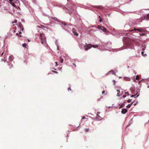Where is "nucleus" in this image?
I'll list each match as a JSON object with an SVG mask.
<instances>
[{
  "label": "nucleus",
  "mask_w": 149,
  "mask_h": 149,
  "mask_svg": "<svg viewBox=\"0 0 149 149\" xmlns=\"http://www.w3.org/2000/svg\"><path fill=\"white\" fill-rule=\"evenodd\" d=\"M40 35L41 43L45 46H47L46 38L45 34L43 33H40Z\"/></svg>",
  "instance_id": "f257e3e1"
},
{
  "label": "nucleus",
  "mask_w": 149,
  "mask_h": 149,
  "mask_svg": "<svg viewBox=\"0 0 149 149\" xmlns=\"http://www.w3.org/2000/svg\"><path fill=\"white\" fill-rule=\"evenodd\" d=\"M105 92V91H102V94H104V93Z\"/></svg>",
  "instance_id": "a19ab883"
},
{
  "label": "nucleus",
  "mask_w": 149,
  "mask_h": 149,
  "mask_svg": "<svg viewBox=\"0 0 149 149\" xmlns=\"http://www.w3.org/2000/svg\"><path fill=\"white\" fill-rule=\"evenodd\" d=\"M126 95H123V98H125L126 97Z\"/></svg>",
  "instance_id": "58836bf2"
},
{
  "label": "nucleus",
  "mask_w": 149,
  "mask_h": 149,
  "mask_svg": "<svg viewBox=\"0 0 149 149\" xmlns=\"http://www.w3.org/2000/svg\"><path fill=\"white\" fill-rule=\"evenodd\" d=\"M3 53H4V52H3V53L1 54V56H2L3 55Z\"/></svg>",
  "instance_id": "ea45409f"
},
{
  "label": "nucleus",
  "mask_w": 149,
  "mask_h": 149,
  "mask_svg": "<svg viewBox=\"0 0 149 149\" xmlns=\"http://www.w3.org/2000/svg\"><path fill=\"white\" fill-rule=\"evenodd\" d=\"M13 56L11 55L9 57V60H10V61H12L13 60Z\"/></svg>",
  "instance_id": "1a4fd4ad"
},
{
  "label": "nucleus",
  "mask_w": 149,
  "mask_h": 149,
  "mask_svg": "<svg viewBox=\"0 0 149 149\" xmlns=\"http://www.w3.org/2000/svg\"><path fill=\"white\" fill-rule=\"evenodd\" d=\"M19 36L20 37H21L22 36L21 35H20V36Z\"/></svg>",
  "instance_id": "864d4df0"
},
{
  "label": "nucleus",
  "mask_w": 149,
  "mask_h": 149,
  "mask_svg": "<svg viewBox=\"0 0 149 149\" xmlns=\"http://www.w3.org/2000/svg\"><path fill=\"white\" fill-rule=\"evenodd\" d=\"M17 22V20L16 19L14 21V22H12V24H14L15 23H16Z\"/></svg>",
  "instance_id": "5701e85b"
},
{
  "label": "nucleus",
  "mask_w": 149,
  "mask_h": 149,
  "mask_svg": "<svg viewBox=\"0 0 149 149\" xmlns=\"http://www.w3.org/2000/svg\"><path fill=\"white\" fill-rule=\"evenodd\" d=\"M1 60L3 61L4 62H6V59L5 58V57L3 59H2Z\"/></svg>",
  "instance_id": "aec40b11"
},
{
  "label": "nucleus",
  "mask_w": 149,
  "mask_h": 149,
  "mask_svg": "<svg viewBox=\"0 0 149 149\" xmlns=\"http://www.w3.org/2000/svg\"><path fill=\"white\" fill-rule=\"evenodd\" d=\"M132 104H133V102H132V103H131V105H132Z\"/></svg>",
  "instance_id": "de8ad7c7"
},
{
  "label": "nucleus",
  "mask_w": 149,
  "mask_h": 149,
  "mask_svg": "<svg viewBox=\"0 0 149 149\" xmlns=\"http://www.w3.org/2000/svg\"><path fill=\"white\" fill-rule=\"evenodd\" d=\"M130 99H129L128 100H127V102H130Z\"/></svg>",
  "instance_id": "4c0bfd02"
},
{
  "label": "nucleus",
  "mask_w": 149,
  "mask_h": 149,
  "mask_svg": "<svg viewBox=\"0 0 149 149\" xmlns=\"http://www.w3.org/2000/svg\"><path fill=\"white\" fill-rule=\"evenodd\" d=\"M8 65H9V69H11L13 67V65L12 64H8Z\"/></svg>",
  "instance_id": "9d476101"
},
{
  "label": "nucleus",
  "mask_w": 149,
  "mask_h": 149,
  "mask_svg": "<svg viewBox=\"0 0 149 149\" xmlns=\"http://www.w3.org/2000/svg\"><path fill=\"white\" fill-rule=\"evenodd\" d=\"M19 27L21 29V30H22V31H23V30H24V28H23V26L21 24V23H19Z\"/></svg>",
  "instance_id": "6e6552de"
},
{
  "label": "nucleus",
  "mask_w": 149,
  "mask_h": 149,
  "mask_svg": "<svg viewBox=\"0 0 149 149\" xmlns=\"http://www.w3.org/2000/svg\"><path fill=\"white\" fill-rule=\"evenodd\" d=\"M142 20H145V19H148L147 16H144L143 17H142Z\"/></svg>",
  "instance_id": "ddd939ff"
},
{
  "label": "nucleus",
  "mask_w": 149,
  "mask_h": 149,
  "mask_svg": "<svg viewBox=\"0 0 149 149\" xmlns=\"http://www.w3.org/2000/svg\"><path fill=\"white\" fill-rule=\"evenodd\" d=\"M10 3L11 4H12V5H13V6H14V5H15L13 3H12V2H10Z\"/></svg>",
  "instance_id": "473e14b6"
},
{
  "label": "nucleus",
  "mask_w": 149,
  "mask_h": 149,
  "mask_svg": "<svg viewBox=\"0 0 149 149\" xmlns=\"http://www.w3.org/2000/svg\"><path fill=\"white\" fill-rule=\"evenodd\" d=\"M127 109H123L121 111V113L123 114H125L127 112Z\"/></svg>",
  "instance_id": "0eeeda50"
},
{
  "label": "nucleus",
  "mask_w": 149,
  "mask_h": 149,
  "mask_svg": "<svg viewBox=\"0 0 149 149\" xmlns=\"http://www.w3.org/2000/svg\"><path fill=\"white\" fill-rule=\"evenodd\" d=\"M22 33L21 32H19V35H20V34H21Z\"/></svg>",
  "instance_id": "79ce46f5"
},
{
  "label": "nucleus",
  "mask_w": 149,
  "mask_h": 149,
  "mask_svg": "<svg viewBox=\"0 0 149 149\" xmlns=\"http://www.w3.org/2000/svg\"><path fill=\"white\" fill-rule=\"evenodd\" d=\"M92 47V45L90 44L85 45L84 46V48L86 50H88L89 48L90 49Z\"/></svg>",
  "instance_id": "20e7f679"
},
{
  "label": "nucleus",
  "mask_w": 149,
  "mask_h": 149,
  "mask_svg": "<svg viewBox=\"0 0 149 149\" xmlns=\"http://www.w3.org/2000/svg\"><path fill=\"white\" fill-rule=\"evenodd\" d=\"M140 36H144L145 35V34L144 33H143V34L140 33Z\"/></svg>",
  "instance_id": "4be33fe9"
},
{
  "label": "nucleus",
  "mask_w": 149,
  "mask_h": 149,
  "mask_svg": "<svg viewBox=\"0 0 149 149\" xmlns=\"http://www.w3.org/2000/svg\"><path fill=\"white\" fill-rule=\"evenodd\" d=\"M138 31L139 32H145L146 31V30L144 29V28H136L135 27L134 28V29L131 30V32L132 33L134 32V31H135V32L137 33L136 31Z\"/></svg>",
  "instance_id": "f03ea898"
},
{
  "label": "nucleus",
  "mask_w": 149,
  "mask_h": 149,
  "mask_svg": "<svg viewBox=\"0 0 149 149\" xmlns=\"http://www.w3.org/2000/svg\"><path fill=\"white\" fill-rule=\"evenodd\" d=\"M125 38L126 41H128L129 44H130V39L129 40V39H130V34L127 33L126 36L125 37Z\"/></svg>",
  "instance_id": "39448f33"
},
{
  "label": "nucleus",
  "mask_w": 149,
  "mask_h": 149,
  "mask_svg": "<svg viewBox=\"0 0 149 149\" xmlns=\"http://www.w3.org/2000/svg\"><path fill=\"white\" fill-rule=\"evenodd\" d=\"M135 79H136L137 80H139V77L138 75H137L136 76V78H135Z\"/></svg>",
  "instance_id": "6ab92c4d"
},
{
  "label": "nucleus",
  "mask_w": 149,
  "mask_h": 149,
  "mask_svg": "<svg viewBox=\"0 0 149 149\" xmlns=\"http://www.w3.org/2000/svg\"><path fill=\"white\" fill-rule=\"evenodd\" d=\"M142 47L143 48L142 49V50L143 51H144L146 49V45H143Z\"/></svg>",
  "instance_id": "4468645a"
},
{
  "label": "nucleus",
  "mask_w": 149,
  "mask_h": 149,
  "mask_svg": "<svg viewBox=\"0 0 149 149\" xmlns=\"http://www.w3.org/2000/svg\"><path fill=\"white\" fill-rule=\"evenodd\" d=\"M144 52H141V54H142V55H143V56H146V54H144Z\"/></svg>",
  "instance_id": "b1692460"
},
{
  "label": "nucleus",
  "mask_w": 149,
  "mask_h": 149,
  "mask_svg": "<svg viewBox=\"0 0 149 149\" xmlns=\"http://www.w3.org/2000/svg\"><path fill=\"white\" fill-rule=\"evenodd\" d=\"M52 72H54L55 73H58V72L55 71L53 70V71H52Z\"/></svg>",
  "instance_id": "bb28decb"
},
{
  "label": "nucleus",
  "mask_w": 149,
  "mask_h": 149,
  "mask_svg": "<svg viewBox=\"0 0 149 149\" xmlns=\"http://www.w3.org/2000/svg\"><path fill=\"white\" fill-rule=\"evenodd\" d=\"M68 91H69V90L71 91V88H68Z\"/></svg>",
  "instance_id": "72a5a7b5"
},
{
  "label": "nucleus",
  "mask_w": 149,
  "mask_h": 149,
  "mask_svg": "<svg viewBox=\"0 0 149 149\" xmlns=\"http://www.w3.org/2000/svg\"><path fill=\"white\" fill-rule=\"evenodd\" d=\"M61 23L62 24H63L64 26H66L67 25L64 22H62Z\"/></svg>",
  "instance_id": "dca6fc26"
},
{
  "label": "nucleus",
  "mask_w": 149,
  "mask_h": 149,
  "mask_svg": "<svg viewBox=\"0 0 149 149\" xmlns=\"http://www.w3.org/2000/svg\"><path fill=\"white\" fill-rule=\"evenodd\" d=\"M136 96V95H131V97H134V96Z\"/></svg>",
  "instance_id": "f704fd0d"
},
{
  "label": "nucleus",
  "mask_w": 149,
  "mask_h": 149,
  "mask_svg": "<svg viewBox=\"0 0 149 149\" xmlns=\"http://www.w3.org/2000/svg\"><path fill=\"white\" fill-rule=\"evenodd\" d=\"M60 61H61V63H62L63 61V59L62 58H61V57H60Z\"/></svg>",
  "instance_id": "a211bd4d"
},
{
  "label": "nucleus",
  "mask_w": 149,
  "mask_h": 149,
  "mask_svg": "<svg viewBox=\"0 0 149 149\" xmlns=\"http://www.w3.org/2000/svg\"><path fill=\"white\" fill-rule=\"evenodd\" d=\"M96 8H103L101 6H96Z\"/></svg>",
  "instance_id": "412c9836"
},
{
  "label": "nucleus",
  "mask_w": 149,
  "mask_h": 149,
  "mask_svg": "<svg viewBox=\"0 0 149 149\" xmlns=\"http://www.w3.org/2000/svg\"><path fill=\"white\" fill-rule=\"evenodd\" d=\"M125 93L126 95H129V94L128 92H125Z\"/></svg>",
  "instance_id": "c756f323"
},
{
  "label": "nucleus",
  "mask_w": 149,
  "mask_h": 149,
  "mask_svg": "<svg viewBox=\"0 0 149 149\" xmlns=\"http://www.w3.org/2000/svg\"><path fill=\"white\" fill-rule=\"evenodd\" d=\"M147 17L148 19H149V14H148L147 15Z\"/></svg>",
  "instance_id": "c9c22d12"
},
{
  "label": "nucleus",
  "mask_w": 149,
  "mask_h": 149,
  "mask_svg": "<svg viewBox=\"0 0 149 149\" xmlns=\"http://www.w3.org/2000/svg\"><path fill=\"white\" fill-rule=\"evenodd\" d=\"M10 2H12L13 0H9Z\"/></svg>",
  "instance_id": "49530a36"
},
{
  "label": "nucleus",
  "mask_w": 149,
  "mask_h": 149,
  "mask_svg": "<svg viewBox=\"0 0 149 149\" xmlns=\"http://www.w3.org/2000/svg\"><path fill=\"white\" fill-rule=\"evenodd\" d=\"M16 35L18 36H19V33H16Z\"/></svg>",
  "instance_id": "37998d69"
},
{
  "label": "nucleus",
  "mask_w": 149,
  "mask_h": 149,
  "mask_svg": "<svg viewBox=\"0 0 149 149\" xmlns=\"http://www.w3.org/2000/svg\"><path fill=\"white\" fill-rule=\"evenodd\" d=\"M97 28L99 29H100L103 32L108 33V32L107 31L106 29L104 26H97Z\"/></svg>",
  "instance_id": "7ed1b4c3"
},
{
  "label": "nucleus",
  "mask_w": 149,
  "mask_h": 149,
  "mask_svg": "<svg viewBox=\"0 0 149 149\" xmlns=\"http://www.w3.org/2000/svg\"><path fill=\"white\" fill-rule=\"evenodd\" d=\"M100 113V112H97V116L100 117L98 115V114H99Z\"/></svg>",
  "instance_id": "cd10ccee"
},
{
  "label": "nucleus",
  "mask_w": 149,
  "mask_h": 149,
  "mask_svg": "<svg viewBox=\"0 0 149 149\" xmlns=\"http://www.w3.org/2000/svg\"><path fill=\"white\" fill-rule=\"evenodd\" d=\"M99 18H100H100H100V16H99Z\"/></svg>",
  "instance_id": "09e8293b"
},
{
  "label": "nucleus",
  "mask_w": 149,
  "mask_h": 149,
  "mask_svg": "<svg viewBox=\"0 0 149 149\" xmlns=\"http://www.w3.org/2000/svg\"><path fill=\"white\" fill-rule=\"evenodd\" d=\"M123 104H121V106H120V108H122V107H123Z\"/></svg>",
  "instance_id": "e433bc0d"
},
{
  "label": "nucleus",
  "mask_w": 149,
  "mask_h": 149,
  "mask_svg": "<svg viewBox=\"0 0 149 149\" xmlns=\"http://www.w3.org/2000/svg\"><path fill=\"white\" fill-rule=\"evenodd\" d=\"M136 103H135V104H134V105H136Z\"/></svg>",
  "instance_id": "8fccbe9b"
},
{
  "label": "nucleus",
  "mask_w": 149,
  "mask_h": 149,
  "mask_svg": "<svg viewBox=\"0 0 149 149\" xmlns=\"http://www.w3.org/2000/svg\"><path fill=\"white\" fill-rule=\"evenodd\" d=\"M92 47L94 48H96L98 47V45H92Z\"/></svg>",
  "instance_id": "2eb2a0df"
},
{
  "label": "nucleus",
  "mask_w": 149,
  "mask_h": 149,
  "mask_svg": "<svg viewBox=\"0 0 149 149\" xmlns=\"http://www.w3.org/2000/svg\"><path fill=\"white\" fill-rule=\"evenodd\" d=\"M149 123V120H148V121Z\"/></svg>",
  "instance_id": "5fc2aeb1"
},
{
  "label": "nucleus",
  "mask_w": 149,
  "mask_h": 149,
  "mask_svg": "<svg viewBox=\"0 0 149 149\" xmlns=\"http://www.w3.org/2000/svg\"><path fill=\"white\" fill-rule=\"evenodd\" d=\"M130 104H129L128 105H127V108H130Z\"/></svg>",
  "instance_id": "393cba45"
},
{
  "label": "nucleus",
  "mask_w": 149,
  "mask_h": 149,
  "mask_svg": "<svg viewBox=\"0 0 149 149\" xmlns=\"http://www.w3.org/2000/svg\"><path fill=\"white\" fill-rule=\"evenodd\" d=\"M55 63H56V66H58V63H57V62H55Z\"/></svg>",
  "instance_id": "2f4dec72"
},
{
  "label": "nucleus",
  "mask_w": 149,
  "mask_h": 149,
  "mask_svg": "<svg viewBox=\"0 0 149 149\" xmlns=\"http://www.w3.org/2000/svg\"><path fill=\"white\" fill-rule=\"evenodd\" d=\"M134 73H135V74H136V72H135V71H134Z\"/></svg>",
  "instance_id": "a18cd8bd"
},
{
  "label": "nucleus",
  "mask_w": 149,
  "mask_h": 149,
  "mask_svg": "<svg viewBox=\"0 0 149 149\" xmlns=\"http://www.w3.org/2000/svg\"><path fill=\"white\" fill-rule=\"evenodd\" d=\"M133 81H136V79H133Z\"/></svg>",
  "instance_id": "c03bdc74"
},
{
  "label": "nucleus",
  "mask_w": 149,
  "mask_h": 149,
  "mask_svg": "<svg viewBox=\"0 0 149 149\" xmlns=\"http://www.w3.org/2000/svg\"><path fill=\"white\" fill-rule=\"evenodd\" d=\"M27 44L26 43H24L22 44V46L24 47H26Z\"/></svg>",
  "instance_id": "f3484780"
},
{
  "label": "nucleus",
  "mask_w": 149,
  "mask_h": 149,
  "mask_svg": "<svg viewBox=\"0 0 149 149\" xmlns=\"http://www.w3.org/2000/svg\"><path fill=\"white\" fill-rule=\"evenodd\" d=\"M117 96L119 97L122 95V92H121V93H120V91L118 90H117Z\"/></svg>",
  "instance_id": "423d86ee"
},
{
  "label": "nucleus",
  "mask_w": 149,
  "mask_h": 149,
  "mask_svg": "<svg viewBox=\"0 0 149 149\" xmlns=\"http://www.w3.org/2000/svg\"><path fill=\"white\" fill-rule=\"evenodd\" d=\"M99 21L100 22H102V19H101V18L100 19V20H99Z\"/></svg>",
  "instance_id": "7c9ffc66"
},
{
  "label": "nucleus",
  "mask_w": 149,
  "mask_h": 149,
  "mask_svg": "<svg viewBox=\"0 0 149 149\" xmlns=\"http://www.w3.org/2000/svg\"><path fill=\"white\" fill-rule=\"evenodd\" d=\"M89 130V129L88 128H87V129H85V131L86 132H88Z\"/></svg>",
  "instance_id": "a878e982"
},
{
  "label": "nucleus",
  "mask_w": 149,
  "mask_h": 149,
  "mask_svg": "<svg viewBox=\"0 0 149 149\" xmlns=\"http://www.w3.org/2000/svg\"><path fill=\"white\" fill-rule=\"evenodd\" d=\"M73 33L74 35L77 36H78V34L74 31H73Z\"/></svg>",
  "instance_id": "f8f14e48"
},
{
  "label": "nucleus",
  "mask_w": 149,
  "mask_h": 149,
  "mask_svg": "<svg viewBox=\"0 0 149 149\" xmlns=\"http://www.w3.org/2000/svg\"><path fill=\"white\" fill-rule=\"evenodd\" d=\"M28 41L29 42H30V40H29V39H28Z\"/></svg>",
  "instance_id": "3c124183"
},
{
  "label": "nucleus",
  "mask_w": 149,
  "mask_h": 149,
  "mask_svg": "<svg viewBox=\"0 0 149 149\" xmlns=\"http://www.w3.org/2000/svg\"><path fill=\"white\" fill-rule=\"evenodd\" d=\"M109 74H110L111 73L112 74H115V72L113 70H111L110 71H109L108 72Z\"/></svg>",
  "instance_id": "9b49d317"
},
{
  "label": "nucleus",
  "mask_w": 149,
  "mask_h": 149,
  "mask_svg": "<svg viewBox=\"0 0 149 149\" xmlns=\"http://www.w3.org/2000/svg\"><path fill=\"white\" fill-rule=\"evenodd\" d=\"M147 87H148V88H149V86H148Z\"/></svg>",
  "instance_id": "603ef678"
},
{
  "label": "nucleus",
  "mask_w": 149,
  "mask_h": 149,
  "mask_svg": "<svg viewBox=\"0 0 149 149\" xmlns=\"http://www.w3.org/2000/svg\"><path fill=\"white\" fill-rule=\"evenodd\" d=\"M85 118V117L84 116H83L82 118V119H81L82 120V119H84Z\"/></svg>",
  "instance_id": "c85d7f7f"
}]
</instances>
